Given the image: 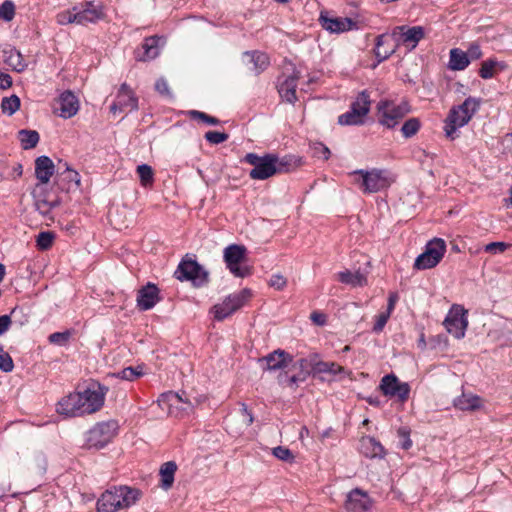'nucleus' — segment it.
I'll use <instances>...</instances> for the list:
<instances>
[{
    "instance_id": "1",
    "label": "nucleus",
    "mask_w": 512,
    "mask_h": 512,
    "mask_svg": "<svg viewBox=\"0 0 512 512\" xmlns=\"http://www.w3.org/2000/svg\"><path fill=\"white\" fill-rule=\"evenodd\" d=\"M104 403V393L100 390L86 389L72 392L62 397L56 411L64 418L79 417L98 411Z\"/></svg>"
},
{
    "instance_id": "2",
    "label": "nucleus",
    "mask_w": 512,
    "mask_h": 512,
    "mask_svg": "<svg viewBox=\"0 0 512 512\" xmlns=\"http://www.w3.org/2000/svg\"><path fill=\"white\" fill-rule=\"evenodd\" d=\"M139 489L128 486L106 490L97 501V512H117L134 505L141 497Z\"/></svg>"
},
{
    "instance_id": "3",
    "label": "nucleus",
    "mask_w": 512,
    "mask_h": 512,
    "mask_svg": "<svg viewBox=\"0 0 512 512\" xmlns=\"http://www.w3.org/2000/svg\"><path fill=\"white\" fill-rule=\"evenodd\" d=\"M481 100L475 97H468L462 104L453 106L445 120V134L447 137L454 139L458 128L469 123L474 114L478 111Z\"/></svg>"
},
{
    "instance_id": "4",
    "label": "nucleus",
    "mask_w": 512,
    "mask_h": 512,
    "mask_svg": "<svg viewBox=\"0 0 512 512\" xmlns=\"http://www.w3.org/2000/svg\"><path fill=\"white\" fill-rule=\"evenodd\" d=\"M351 175L363 193H377L387 189L394 182V178L388 171L375 168L356 170Z\"/></svg>"
},
{
    "instance_id": "5",
    "label": "nucleus",
    "mask_w": 512,
    "mask_h": 512,
    "mask_svg": "<svg viewBox=\"0 0 512 512\" xmlns=\"http://www.w3.org/2000/svg\"><path fill=\"white\" fill-rule=\"evenodd\" d=\"M244 161L253 166L249 176L254 180H265L281 171V164L273 154L258 156L255 153H248Z\"/></svg>"
},
{
    "instance_id": "6",
    "label": "nucleus",
    "mask_w": 512,
    "mask_h": 512,
    "mask_svg": "<svg viewBox=\"0 0 512 512\" xmlns=\"http://www.w3.org/2000/svg\"><path fill=\"white\" fill-rule=\"evenodd\" d=\"M118 430L119 425L116 420L98 422L86 433V446L101 449L113 440Z\"/></svg>"
},
{
    "instance_id": "7",
    "label": "nucleus",
    "mask_w": 512,
    "mask_h": 512,
    "mask_svg": "<svg viewBox=\"0 0 512 512\" xmlns=\"http://www.w3.org/2000/svg\"><path fill=\"white\" fill-rule=\"evenodd\" d=\"M410 111L407 102L395 103L390 100H381L377 104V115L380 124L387 128L395 127Z\"/></svg>"
},
{
    "instance_id": "8",
    "label": "nucleus",
    "mask_w": 512,
    "mask_h": 512,
    "mask_svg": "<svg viewBox=\"0 0 512 512\" xmlns=\"http://www.w3.org/2000/svg\"><path fill=\"white\" fill-rule=\"evenodd\" d=\"M446 252V243L441 238H434L429 241L423 253L414 262V268L418 270L431 269L443 258Z\"/></svg>"
},
{
    "instance_id": "9",
    "label": "nucleus",
    "mask_w": 512,
    "mask_h": 512,
    "mask_svg": "<svg viewBox=\"0 0 512 512\" xmlns=\"http://www.w3.org/2000/svg\"><path fill=\"white\" fill-rule=\"evenodd\" d=\"M247 249L243 245L232 244L224 250V261L229 271L236 277L244 278L250 275L251 271L247 266H241L245 261Z\"/></svg>"
},
{
    "instance_id": "10",
    "label": "nucleus",
    "mask_w": 512,
    "mask_h": 512,
    "mask_svg": "<svg viewBox=\"0 0 512 512\" xmlns=\"http://www.w3.org/2000/svg\"><path fill=\"white\" fill-rule=\"evenodd\" d=\"M443 325L446 331L454 338L462 339L468 327L467 310L461 305H452L444 319Z\"/></svg>"
},
{
    "instance_id": "11",
    "label": "nucleus",
    "mask_w": 512,
    "mask_h": 512,
    "mask_svg": "<svg viewBox=\"0 0 512 512\" xmlns=\"http://www.w3.org/2000/svg\"><path fill=\"white\" fill-rule=\"evenodd\" d=\"M369 95L363 91L351 104V110L338 117L340 125H359L364 123V118L370 110Z\"/></svg>"
},
{
    "instance_id": "12",
    "label": "nucleus",
    "mask_w": 512,
    "mask_h": 512,
    "mask_svg": "<svg viewBox=\"0 0 512 512\" xmlns=\"http://www.w3.org/2000/svg\"><path fill=\"white\" fill-rule=\"evenodd\" d=\"M157 403L163 411L173 417H182L193 410V405L189 400L183 399L174 392L162 394Z\"/></svg>"
},
{
    "instance_id": "13",
    "label": "nucleus",
    "mask_w": 512,
    "mask_h": 512,
    "mask_svg": "<svg viewBox=\"0 0 512 512\" xmlns=\"http://www.w3.org/2000/svg\"><path fill=\"white\" fill-rule=\"evenodd\" d=\"M250 296L251 291L249 289H243L239 293L229 295L221 303L214 305V318L221 321L229 317L235 311L240 309Z\"/></svg>"
},
{
    "instance_id": "14",
    "label": "nucleus",
    "mask_w": 512,
    "mask_h": 512,
    "mask_svg": "<svg viewBox=\"0 0 512 512\" xmlns=\"http://www.w3.org/2000/svg\"><path fill=\"white\" fill-rule=\"evenodd\" d=\"M424 29L421 26H397L390 34L395 46L405 45L411 49L415 48L418 42L424 38Z\"/></svg>"
},
{
    "instance_id": "15",
    "label": "nucleus",
    "mask_w": 512,
    "mask_h": 512,
    "mask_svg": "<svg viewBox=\"0 0 512 512\" xmlns=\"http://www.w3.org/2000/svg\"><path fill=\"white\" fill-rule=\"evenodd\" d=\"M175 275L181 281L190 280L198 286L207 281V273L195 260L191 259H184L179 264Z\"/></svg>"
},
{
    "instance_id": "16",
    "label": "nucleus",
    "mask_w": 512,
    "mask_h": 512,
    "mask_svg": "<svg viewBox=\"0 0 512 512\" xmlns=\"http://www.w3.org/2000/svg\"><path fill=\"white\" fill-rule=\"evenodd\" d=\"M379 388L385 396L397 397L401 402L406 401L410 393L408 383L399 381V379L392 374L382 378Z\"/></svg>"
},
{
    "instance_id": "17",
    "label": "nucleus",
    "mask_w": 512,
    "mask_h": 512,
    "mask_svg": "<svg viewBox=\"0 0 512 512\" xmlns=\"http://www.w3.org/2000/svg\"><path fill=\"white\" fill-rule=\"evenodd\" d=\"M300 78V72L295 68H291V73H283L278 80V92L282 99L289 103L297 100L296 87Z\"/></svg>"
},
{
    "instance_id": "18",
    "label": "nucleus",
    "mask_w": 512,
    "mask_h": 512,
    "mask_svg": "<svg viewBox=\"0 0 512 512\" xmlns=\"http://www.w3.org/2000/svg\"><path fill=\"white\" fill-rule=\"evenodd\" d=\"M312 374L324 381L325 374L332 376L334 379L341 380L343 377L351 378L352 372L346 370L343 366L328 361H317L312 366Z\"/></svg>"
},
{
    "instance_id": "19",
    "label": "nucleus",
    "mask_w": 512,
    "mask_h": 512,
    "mask_svg": "<svg viewBox=\"0 0 512 512\" xmlns=\"http://www.w3.org/2000/svg\"><path fill=\"white\" fill-rule=\"evenodd\" d=\"M293 361V357L284 350L277 349L260 358L258 363L265 371H276L286 368Z\"/></svg>"
},
{
    "instance_id": "20",
    "label": "nucleus",
    "mask_w": 512,
    "mask_h": 512,
    "mask_svg": "<svg viewBox=\"0 0 512 512\" xmlns=\"http://www.w3.org/2000/svg\"><path fill=\"white\" fill-rule=\"evenodd\" d=\"M319 21L321 26L331 33H342L353 28L355 23L347 17H333L327 11L320 13Z\"/></svg>"
},
{
    "instance_id": "21",
    "label": "nucleus",
    "mask_w": 512,
    "mask_h": 512,
    "mask_svg": "<svg viewBox=\"0 0 512 512\" xmlns=\"http://www.w3.org/2000/svg\"><path fill=\"white\" fill-rule=\"evenodd\" d=\"M372 506L368 494L361 489H353L347 495L345 509L348 512H367Z\"/></svg>"
},
{
    "instance_id": "22",
    "label": "nucleus",
    "mask_w": 512,
    "mask_h": 512,
    "mask_svg": "<svg viewBox=\"0 0 512 512\" xmlns=\"http://www.w3.org/2000/svg\"><path fill=\"white\" fill-rule=\"evenodd\" d=\"M138 108V100L133 91L126 85L122 84L116 97L115 103L111 106V112L114 114L117 110H136Z\"/></svg>"
},
{
    "instance_id": "23",
    "label": "nucleus",
    "mask_w": 512,
    "mask_h": 512,
    "mask_svg": "<svg viewBox=\"0 0 512 512\" xmlns=\"http://www.w3.org/2000/svg\"><path fill=\"white\" fill-rule=\"evenodd\" d=\"M57 105L59 116L64 119L75 116L79 110V100L71 91L63 92L57 100Z\"/></svg>"
},
{
    "instance_id": "24",
    "label": "nucleus",
    "mask_w": 512,
    "mask_h": 512,
    "mask_svg": "<svg viewBox=\"0 0 512 512\" xmlns=\"http://www.w3.org/2000/svg\"><path fill=\"white\" fill-rule=\"evenodd\" d=\"M161 38L153 36L146 38L141 48L136 52L138 61H148L156 58L160 53Z\"/></svg>"
},
{
    "instance_id": "25",
    "label": "nucleus",
    "mask_w": 512,
    "mask_h": 512,
    "mask_svg": "<svg viewBox=\"0 0 512 512\" xmlns=\"http://www.w3.org/2000/svg\"><path fill=\"white\" fill-rule=\"evenodd\" d=\"M35 174L39 183L37 185L44 186L47 184L54 174V163L47 156H40L35 160Z\"/></svg>"
},
{
    "instance_id": "26",
    "label": "nucleus",
    "mask_w": 512,
    "mask_h": 512,
    "mask_svg": "<svg viewBox=\"0 0 512 512\" xmlns=\"http://www.w3.org/2000/svg\"><path fill=\"white\" fill-rule=\"evenodd\" d=\"M159 290L153 284H148L138 292L137 303L140 309H151L159 301Z\"/></svg>"
},
{
    "instance_id": "27",
    "label": "nucleus",
    "mask_w": 512,
    "mask_h": 512,
    "mask_svg": "<svg viewBox=\"0 0 512 512\" xmlns=\"http://www.w3.org/2000/svg\"><path fill=\"white\" fill-rule=\"evenodd\" d=\"M484 401L474 394L463 393L454 400V406L462 411H477L483 408Z\"/></svg>"
},
{
    "instance_id": "28",
    "label": "nucleus",
    "mask_w": 512,
    "mask_h": 512,
    "mask_svg": "<svg viewBox=\"0 0 512 512\" xmlns=\"http://www.w3.org/2000/svg\"><path fill=\"white\" fill-rule=\"evenodd\" d=\"M45 187L41 185H36L33 191V196L35 199V207L42 215H48L51 209L58 205V202L55 200H50L44 193Z\"/></svg>"
},
{
    "instance_id": "29",
    "label": "nucleus",
    "mask_w": 512,
    "mask_h": 512,
    "mask_svg": "<svg viewBox=\"0 0 512 512\" xmlns=\"http://www.w3.org/2000/svg\"><path fill=\"white\" fill-rule=\"evenodd\" d=\"M360 451L368 458H383L385 455L382 445L372 437H363L360 441Z\"/></svg>"
},
{
    "instance_id": "30",
    "label": "nucleus",
    "mask_w": 512,
    "mask_h": 512,
    "mask_svg": "<svg viewBox=\"0 0 512 512\" xmlns=\"http://www.w3.org/2000/svg\"><path fill=\"white\" fill-rule=\"evenodd\" d=\"M244 61L248 66V69L256 74L263 71L269 64L268 56L261 52H246L244 54Z\"/></svg>"
},
{
    "instance_id": "31",
    "label": "nucleus",
    "mask_w": 512,
    "mask_h": 512,
    "mask_svg": "<svg viewBox=\"0 0 512 512\" xmlns=\"http://www.w3.org/2000/svg\"><path fill=\"white\" fill-rule=\"evenodd\" d=\"M3 61L17 72H22L27 67L21 52L15 48L3 50Z\"/></svg>"
},
{
    "instance_id": "32",
    "label": "nucleus",
    "mask_w": 512,
    "mask_h": 512,
    "mask_svg": "<svg viewBox=\"0 0 512 512\" xmlns=\"http://www.w3.org/2000/svg\"><path fill=\"white\" fill-rule=\"evenodd\" d=\"M337 279L347 285H351L353 287L364 286L367 284L366 276L360 271L351 272L349 270L341 271L337 274Z\"/></svg>"
},
{
    "instance_id": "33",
    "label": "nucleus",
    "mask_w": 512,
    "mask_h": 512,
    "mask_svg": "<svg viewBox=\"0 0 512 512\" xmlns=\"http://www.w3.org/2000/svg\"><path fill=\"white\" fill-rule=\"evenodd\" d=\"M312 366L307 359H300L295 364L294 367L299 369V373L297 375H293L289 378V386H297L299 382H303L306 378L312 373Z\"/></svg>"
},
{
    "instance_id": "34",
    "label": "nucleus",
    "mask_w": 512,
    "mask_h": 512,
    "mask_svg": "<svg viewBox=\"0 0 512 512\" xmlns=\"http://www.w3.org/2000/svg\"><path fill=\"white\" fill-rule=\"evenodd\" d=\"M77 24L86 25L95 23L102 18V12L94 6H87L85 9L76 12Z\"/></svg>"
},
{
    "instance_id": "35",
    "label": "nucleus",
    "mask_w": 512,
    "mask_h": 512,
    "mask_svg": "<svg viewBox=\"0 0 512 512\" xmlns=\"http://www.w3.org/2000/svg\"><path fill=\"white\" fill-rule=\"evenodd\" d=\"M176 470L177 465L174 461H168L161 466L159 473L163 489L168 490L172 487Z\"/></svg>"
},
{
    "instance_id": "36",
    "label": "nucleus",
    "mask_w": 512,
    "mask_h": 512,
    "mask_svg": "<svg viewBox=\"0 0 512 512\" xmlns=\"http://www.w3.org/2000/svg\"><path fill=\"white\" fill-rule=\"evenodd\" d=\"M25 468L30 473L41 474L46 470V460L41 453H34L26 457Z\"/></svg>"
},
{
    "instance_id": "37",
    "label": "nucleus",
    "mask_w": 512,
    "mask_h": 512,
    "mask_svg": "<svg viewBox=\"0 0 512 512\" xmlns=\"http://www.w3.org/2000/svg\"><path fill=\"white\" fill-rule=\"evenodd\" d=\"M468 55L459 49H452L450 51L449 67L452 70H463L469 64Z\"/></svg>"
},
{
    "instance_id": "38",
    "label": "nucleus",
    "mask_w": 512,
    "mask_h": 512,
    "mask_svg": "<svg viewBox=\"0 0 512 512\" xmlns=\"http://www.w3.org/2000/svg\"><path fill=\"white\" fill-rule=\"evenodd\" d=\"M390 41H392L390 34H383L378 36L375 54L380 61L387 59L392 53H394L396 48L394 43L389 49H382L383 45L389 43Z\"/></svg>"
},
{
    "instance_id": "39",
    "label": "nucleus",
    "mask_w": 512,
    "mask_h": 512,
    "mask_svg": "<svg viewBox=\"0 0 512 512\" xmlns=\"http://www.w3.org/2000/svg\"><path fill=\"white\" fill-rule=\"evenodd\" d=\"M18 138L22 148L25 150L34 148L39 142V134L34 130H20Z\"/></svg>"
},
{
    "instance_id": "40",
    "label": "nucleus",
    "mask_w": 512,
    "mask_h": 512,
    "mask_svg": "<svg viewBox=\"0 0 512 512\" xmlns=\"http://www.w3.org/2000/svg\"><path fill=\"white\" fill-rule=\"evenodd\" d=\"M20 107V99L16 95L5 97L1 102L2 112L8 115L14 114Z\"/></svg>"
},
{
    "instance_id": "41",
    "label": "nucleus",
    "mask_w": 512,
    "mask_h": 512,
    "mask_svg": "<svg viewBox=\"0 0 512 512\" xmlns=\"http://www.w3.org/2000/svg\"><path fill=\"white\" fill-rule=\"evenodd\" d=\"M137 173L143 186H150L153 183V170L149 165H139Z\"/></svg>"
},
{
    "instance_id": "42",
    "label": "nucleus",
    "mask_w": 512,
    "mask_h": 512,
    "mask_svg": "<svg viewBox=\"0 0 512 512\" xmlns=\"http://www.w3.org/2000/svg\"><path fill=\"white\" fill-rule=\"evenodd\" d=\"M144 375L143 367H127L118 373V377L127 381H133Z\"/></svg>"
},
{
    "instance_id": "43",
    "label": "nucleus",
    "mask_w": 512,
    "mask_h": 512,
    "mask_svg": "<svg viewBox=\"0 0 512 512\" xmlns=\"http://www.w3.org/2000/svg\"><path fill=\"white\" fill-rule=\"evenodd\" d=\"M54 239H55V234L53 232H50V231L41 232V233H39V235L37 236V239H36L37 247L40 250H48L52 246Z\"/></svg>"
},
{
    "instance_id": "44",
    "label": "nucleus",
    "mask_w": 512,
    "mask_h": 512,
    "mask_svg": "<svg viewBox=\"0 0 512 512\" xmlns=\"http://www.w3.org/2000/svg\"><path fill=\"white\" fill-rule=\"evenodd\" d=\"M15 16V5L11 0H5L0 5V19L6 22L13 20Z\"/></svg>"
},
{
    "instance_id": "45",
    "label": "nucleus",
    "mask_w": 512,
    "mask_h": 512,
    "mask_svg": "<svg viewBox=\"0 0 512 512\" xmlns=\"http://www.w3.org/2000/svg\"><path fill=\"white\" fill-rule=\"evenodd\" d=\"M419 128V120L417 118H411L403 124L401 131L406 138H409L415 135L418 132Z\"/></svg>"
},
{
    "instance_id": "46",
    "label": "nucleus",
    "mask_w": 512,
    "mask_h": 512,
    "mask_svg": "<svg viewBox=\"0 0 512 512\" xmlns=\"http://www.w3.org/2000/svg\"><path fill=\"white\" fill-rule=\"evenodd\" d=\"M272 454L279 460L287 463H293L295 460V456L293 455L291 450L283 446L273 448Z\"/></svg>"
},
{
    "instance_id": "47",
    "label": "nucleus",
    "mask_w": 512,
    "mask_h": 512,
    "mask_svg": "<svg viewBox=\"0 0 512 512\" xmlns=\"http://www.w3.org/2000/svg\"><path fill=\"white\" fill-rule=\"evenodd\" d=\"M56 20H57V23L60 25H67V24H72V23L77 24L75 9L66 10V11H62V12L58 13Z\"/></svg>"
},
{
    "instance_id": "48",
    "label": "nucleus",
    "mask_w": 512,
    "mask_h": 512,
    "mask_svg": "<svg viewBox=\"0 0 512 512\" xmlns=\"http://www.w3.org/2000/svg\"><path fill=\"white\" fill-rule=\"evenodd\" d=\"M13 368L14 363L11 356L3 349H0V370L4 372H11Z\"/></svg>"
},
{
    "instance_id": "49",
    "label": "nucleus",
    "mask_w": 512,
    "mask_h": 512,
    "mask_svg": "<svg viewBox=\"0 0 512 512\" xmlns=\"http://www.w3.org/2000/svg\"><path fill=\"white\" fill-rule=\"evenodd\" d=\"M269 286L278 290V291H281L283 290L286 285H287V278L284 277L282 274L280 273H277V274H273L269 280Z\"/></svg>"
},
{
    "instance_id": "50",
    "label": "nucleus",
    "mask_w": 512,
    "mask_h": 512,
    "mask_svg": "<svg viewBox=\"0 0 512 512\" xmlns=\"http://www.w3.org/2000/svg\"><path fill=\"white\" fill-rule=\"evenodd\" d=\"M228 134L218 131H208L205 139L211 144H220L228 139Z\"/></svg>"
},
{
    "instance_id": "51",
    "label": "nucleus",
    "mask_w": 512,
    "mask_h": 512,
    "mask_svg": "<svg viewBox=\"0 0 512 512\" xmlns=\"http://www.w3.org/2000/svg\"><path fill=\"white\" fill-rule=\"evenodd\" d=\"M496 62L489 60L482 63L479 74L483 79H489L494 76Z\"/></svg>"
},
{
    "instance_id": "52",
    "label": "nucleus",
    "mask_w": 512,
    "mask_h": 512,
    "mask_svg": "<svg viewBox=\"0 0 512 512\" xmlns=\"http://www.w3.org/2000/svg\"><path fill=\"white\" fill-rule=\"evenodd\" d=\"M69 338H70L69 332H56L49 336V341L52 344L64 346L67 344Z\"/></svg>"
},
{
    "instance_id": "53",
    "label": "nucleus",
    "mask_w": 512,
    "mask_h": 512,
    "mask_svg": "<svg viewBox=\"0 0 512 512\" xmlns=\"http://www.w3.org/2000/svg\"><path fill=\"white\" fill-rule=\"evenodd\" d=\"M390 315L391 314L386 311L381 312L379 315H377L375 324L373 326V331L376 333H380L384 329L388 319L390 318Z\"/></svg>"
},
{
    "instance_id": "54",
    "label": "nucleus",
    "mask_w": 512,
    "mask_h": 512,
    "mask_svg": "<svg viewBox=\"0 0 512 512\" xmlns=\"http://www.w3.org/2000/svg\"><path fill=\"white\" fill-rule=\"evenodd\" d=\"M509 247V244L505 242H491L484 247V250L488 253L498 254L503 253Z\"/></svg>"
},
{
    "instance_id": "55",
    "label": "nucleus",
    "mask_w": 512,
    "mask_h": 512,
    "mask_svg": "<svg viewBox=\"0 0 512 512\" xmlns=\"http://www.w3.org/2000/svg\"><path fill=\"white\" fill-rule=\"evenodd\" d=\"M191 114L198 119H201L202 121L210 124V125H217L219 124V120L215 117L209 116L203 112L199 111H192Z\"/></svg>"
},
{
    "instance_id": "56",
    "label": "nucleus",
    "mask_w": 512,
    "mask_h": 512,
    "mask_svg": "<svg viewBox=\"0 0 512 512\" xmlns=\"http://www.w3.org/2000/svg\"><path fill=\"white\" fill-rule=\"evenodd\" d=\"M315 155L319 158L327 160L330 156V150L325 145L319 143L315 146Z\"/></svg>"
},
{
    "instance_id": "57",
    "label": "nucleus",
    "mask_w": 512,
    "mask_h": 512,
    "mask_svg": "<svg viewBox=\"0 0 512 512\" xmlns=\"http://www.w3.org/2000/svg\"><path fill=\"white\" fill-rule=\"evenodd\" d=\"M310 319L312 320V322L314 324H316L318 326H323L326 324L327 316L324 313L315 311V312L311 313Z\"/></svg>"
},
{
    "instance_id": "58",
    "label": "nucleus",
    "mask_w": 512,
    "mask_h": 512,
    "mask_svg": "<svg viewBox=\"0 0 512 512\" xmlns=\"http://www.w3.org/2000/svg\"><path fill=\"white\" fill-rule=\"evenodd\" d=\"M156 90L162 95H169L168 83L165 79H159L155 84Z\"/></svg>"
},
{
    "instance_id": "59",
    "label": "nucleus",
    "mask_w": 512,
    "mask_h": 512,
    "mask_svg": "<svg viewBox=\"0 0 512 512\" xmlns=\"http://www.w3.org/2000/svg\"><path fill=\"white\" fill-rule=\"evenodd\" d=\"M66 178L71 181V182H74L76 186H79L80 185V176L78 174V172L70 169L66 164Z\"/></svg>"
},
{
    "instance_id": "60",
    "label": "nucleus",
    "mask_w": 512,
    "mask_h": 512,
    "mask_svg": "<svg viewBox=\"0 0 512 512\" xmlns=\"http://www.w3.org/2000/svg\"><path fill=\"white\" fill-rule=\"evenodd\" d=\"M11 324V318L8 315L0 316V335L5 333Z\"/></svg>"
},
{
    "instance_id": "61",
    "label": "nucleus",
    "mask_w": 512,
    "mask_h": 512,
    "mask_svg": "<svg viewBox=\"0 0 512 512\" xmlns=\"http://www.w3.org/2000/svg\"><path fill=\"white\" fill-rule=\"evenodd\" d=\"M241 412L244 416L243 422H244L245 426H250L253 423V416L248 411V408L245 404H242Z\"/></svg>"
},
{
    "instance_id": "62",
    "label": "nucleus",
    "mask_w": 512,
    "mask_h": 512,
    "mask_svg": "<svg viewBox=\"0 0 512 512\" xmlns=\"http://www.w3.org/2000/svg\"><path fill=\"white\" fill-rule=\"evenodd\" d=\"M12 85V79L8 74L0 73V88L6 89Z\"/></svg>"
},
{
    "instance_id": "63",
    "label": "nucleus",
    "mask_w": 512,
    "mask_h": 512,
    "mask_svg": "<svg viewBox=\"0 0 512 512\" xmlns=\"http://www.w3.org/2000/svg\"><path fill=\"white\" fill-rule=\"evenodd\" d=\"M468 55V57H470L471 59H478L481 57L482 53H481V50H480V47L477 46V45H473L470 47V49L468 50V53H466Z\"/></svg>"
},
{
    "instance_id": "64",
    "label": "nucleus",
    "mask_w": 512,
    "mask_h": 512,
    "mask_svg": "<svg viewBox=\"0 0 512 512\" xmlns=\"http://www.w3.org/2000/svg\"><path fill=\"white\" fill-rule=\"evenodd\" d=\"M396 301H397V295L391 294L388 299V305H387L386 312H389L390 314L392 313V311L394 310Z\"/></svg>"
}]
</instances>
